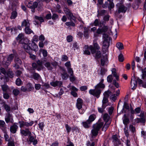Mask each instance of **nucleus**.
<instances>
[{"label":"nucleus","mask_w":146,"mask_h":146,"mask_svg":"<svg viewBox=\"0 0 146 146\" xmlns=\"http://www.w3.org/2000/svg\"><path fill=\"white\" fill-rule=\"evenodd\" d=\"M103 125V123L102 122L97 123L93 125V129L91 131V135L92 137L90 139L91 141L94 140V138L98 135L99 130L102 127Z\"/></svg>","instance_id":"1"},{"label":"nucleus","mask_w":146,"mask_h":146,"mask_svg":"<svg viewBox=\"0 0 146 146\" xmlns=\"http://www.w3.org/2000/svg\"><path fill=\"white\" fill-rule=\"evenodd\" d=\"M103 43L102 50L103 52L106 53L108 51V48L110 46L111 38L108 35L104 34L103 35Z\"/></svg>","instance_id":"2"},{"label":"nucleus","mask_w":146,"mask_h":146,"mask_svg":"<svg viewBox=\"0 0 146 146\" xmlns=\"http://www.w3.org/2000/svg\"><path fill=\"white\" fill-rule=\"evenodd\" d=\"M20 44L23 45L25 50L27 53H29L31 51V43H30L27 39L25 40V41L23 42L22 40L20 42Z\"/></svg>","instance_id":"3"},{"label":"nucleus","mask_w":146,"mask_h":146,"mask_svg":"<svg viewBox=\"0 0 146 146\" xmlns=\"http://www.w3.org/2000/svg\"><path fill=\"white\" fill-rule=\"evenodd\" d=\"M25 3L26 6L31 9L32 12L33 13L35 12V8L37 7L38 5L37 2H35L33 3L32 1H26Z\"/></svg>","instance_id":"4"},{"label":"nucleus","mask_w":146,"mask_h":146,"mask_svg":"<svg viewBox=\"0 0 146 146\" xmlns=\"http://www.w3.org/2000/svg\"><path fill=\"white\" fill-rule=\"evenodd\" d=\"M93 45H91L89 46V49L92 54L95 53L96 50H98L100 49V47L96 39L93 40Z\"/></svg>","instance_id":"5"},{"label":"nucleus","mask_w":146,"mask_h":146,"mask_svg":"<svg viewBox=\"0 0 146 146\" xmlns=\"http://www.w3.org/2000/svg\"><path fill=\"white\" fill-rule=\"evenodd\" d=\"M64 11L65 14L68 16V19L70 21H72V20H73L74 22L76 21L75 17L68 9L66 7H64Z\"/></svg>","instance_id":"6"},{"label":"nucleus","mask_w":146,"mask_h":146,"mask_svg":"<svg viewBox=\"0 0 146 146\" xmlns=\"http://www.w3.org/2000/svg\"><path fill=\"white\" fill-rule=\"evenodd\" d=\"M16 54H11L8 55L7 58H4L3 61V64L7 66L9 65L13 59Z\"/></svg>","instance_id":"7"},{"label":"nucleus","mask_w":146,"mask_h":146,"mask_svg":"<svg viewBox=\"0 0 146 146\" xmlns=\"http://www.w3.org/2000/svg\"><path fill=\"white\" fill-rule=\"evenodd\" d=\"M121 0V3H118L116 5V6H117L118 7V12L119 13H124L126 12L127 9V8L122 4V3H123V0Z\"/></svg>","instance_id":"8"},{"label":"nucleus","mask_w":146,"mask_h":146,"mask_svg":"<svg viewBox=\"0 0 146 146\" xmlns=\"http://www.w3.org/2000/svg\"><path fill=\"white\" fill-rule=\"evenodd\" d=\"M101 92V90L100 89H91L89 91V93L91 94L96 96L97 98H99Z\"/></svg>","instance_id":"9"},{"label":"nucleus","mask_w":146,"mask_h":146,"mask_svg":"<svg viewBox=\"0 0 146 146\" xmlns=\"http://www.w3.org/2000/svg\"><path fill=\"white\" fill-rule=\"evenodd\" d=\"M20 133L23 135L26 136L28 135L29 136L31 135V133L29 131L28 128L21 129L20 130Z\"/></svg>","instance_id":"10"},{"label":"nucleus","mask_w":146,"mask_h":146,"mask_svg":"<svg viewBox=\"0 0 146 146\" xmlns=\"http://www.w3.org/2000/svg\"><path fill=\"white\" fill-rule=\"evenodd\" d=\"M112 138L115 145L117 146L121 144V141L117 138V135H113Z\"/></svg>","instance_id":"11"},{"label":"nucleus","mask_w":146,"mask_h":146,"mask_svg":"<svg viewBox=\"0 0 146 146\" xmlns=\"http://www.w3.org/2000/svg\"><path fill=\"white\" fill-rule=\"evenodd\" d=\"M83 103V100L80 98H78L77 100L76 106L78 110H80L82 108Z\"/></svg>","instance_id":"12"},{"label":"nucleus","mask_w":146,"mask_h":146,"mask_svg":"<svg viewBox=\"0 0 146 146\" xmlns=\"http://www.w3.org/2000/svg\"><path fill=\"white\" fill-rule=\"evenodd\" d=\"M5 119V121L7 123L9 122L13 123V121L12 115L8 112L7 114Z\"/></svg>","instance_id":"13"},{"label":"nucleus","mask_w":146,"mask_h":146,"mask_svg":"<svg viewBox=\"0 0 146 146\" xmlns=\"http://www.w3.org/2000/svg\"><path fill=\"white\" fill-rule=\"evenodd\" d=\"M17 123H15L10 127V131L13 133H15L18 128Z\"/></svg>","instance_id":"14"},{"label":"nucleus","mask_w":146,"mask_h":146,"mask_svg":"<svg viewBox=\"0 0 146 146\" xmlns=\"http://www.w3.org/2000/svg\"><path fill=\"white\" fill-rule=\"evenodd\" d=\"M104 81V80L103 79H101L100 82L95 86V88L104 89L105 87V85L103 84Z\"/></svg>","instance_id":"15"},{"label":"nucleus","mask_w":146,"mask_h":146,"mask_svg":"<svg viewBox=\"0 0 146 146\" xmlns=\"http://www.w3.org/2000/svg\"><path fill=\"white\" fill-rule=\"evenodd\" d=\"M61 69L62 70V72L61 73L62 78L63 80H66L68 78V75L64 68H61Z\"/></svg>","instance_id":"16"},{"label":"nucleus","mask_w":146,"mask_h":146,"mask_svg":"<svg viewBox=\"0 0 146 146\" xmlns=\"http://www.w3.org/2000/svg\"><path fill=\"white\" fill-rule=\"evenodd\" d=\"M137 78H135L133 80L131 79V88L134 90H135L137 86Z\"/></svg>","instance_id":"17"},{"label":"nucleus","mask_w":146,"mask_h":146,"mask_svg":"<svg viewBox=\"0 0 146 146\" xmlns=\"http://www.w3.org/2000/svg\"><path fill=\"white\" fill-rule=\"evenodd\" d=\"M29 21L28 19H24L21 23V27H30Z\"/></svg>","instance_id":"18"},{"label":"nucleus","mask_w":146,"mask_h":146,"mask_svg":"<svg viewBox=\"0 0 146 146\" xmlns=\"http://www.w3.org/2000/svg\"><path fill=\"white\" fill-rule=\"evenodd\" d=\"M50 84L53 87H56L57 86L59 87H61L62 85V83L61 81H56L50 82Z\"/></svg>","instance_id":"19"},{"label":"nucleus","mask_w":146,"mask_h":146,"mask_svg":"<svg viewBox=\"0 0 146 146\" xmlns=\"http://www.w3.org/2000/svg\"><path fill=\"white\" fill-rule=\"evenodd\" d=\"M84 54L90 55V52L89 51V46L88 45H85L83 48Z\"/></svg>","instance_id":"20"},{"label":"nucleus","mask_w":146,"mask_h":146,"mask_svg":"<svg viewBox=\"0 0 146 146\" xmlns=\"http://www.w3.org/2000/svg\"><path fill=\"white\" fill-rule=\"evenodd\" d=\"M108 59L107 56H103L101 57V64L102 66H104L108 62Z\"/></svg>","instance_id":"21"},{"label":"nucleus","mask_w":146,"mask_h":146,"mask_svg":"<svg viewBox=\"0 0 146 146\" xmlns=\"http://www.w3.org/2000/svg\"><path fill=\"white\" fill-rule=\"evenodd\" d=\"M137 81L138 84L140 86H141L144 88H146V83L143 82V81L139 78H137Z\"/></svg>","instance_id":"22"},{"label":"nucleus","mask_w":146,"mask_h":146,"mask_svg":"<svg viewBox=\"0 0 146 146\" xmlns=\"http://www.w3.org/2000/svg\"><path fill=\"white\" fill-rule=\"evenodd\" d=\"M108 98L104 97L102 101V107L104 108H105L107 106L110 105L108 103Z\"/></svg>","instance_id":"23"},{"label":"nucleus","mask_w":146,"mask_h":146,"mask_svg":"<svg viewBox=\"0 0 146 146\" xmlns=\"http://www.w3.org/2000/svg\"><path fill=\"white\" fill-rule=\"evenodd\" d=\"M94 23L95 26H99L100 27H102L104 25V23L101 22L100 19H96L95 20Z\"/></svg>","instance_id":"24"},{"label":"nucleus","mask_w":146,"mask_h":146,"mask_svg":"<svg viewBox=\"0 0 146 146\" xmlns=\"http://www.w3.org/2000/svg\"><path fill=\"white\" fill-rule=\"evenodd\" d=\"M29 141L33 143L34 145H35L37 143V141L36 137H34L31 135L29 136Z\"/></svg>","instance_id":"25"},{"label":"nucleus","mask_w":146,"mask_h":146,"mask_svg":"<svg viewBox=\"0 0 146 146\" xmlns=\"http://www.w3.org/2000/svg\"><path fill=\"white\" fill-rule=\"evenodd\" d=\"M84 35L85 37L87 39L89 36V29L86 27H84Z\"/></svg>","instance_id":"26"},{"label":"nucleus","mask_w":146,"mask_h":146,"mask_svg":"<svg viewBox=\"0 0 146 146\" xmlns=\"http://www.w3.org/2000/svg\"><path fill=\"white\" fill-rule=\"evenodd\" d=\"M31 50H33L35 51H37L38 49V47L37 44L35 42H32L31 43Z\"/></svg>","instance_id":"27"},{"label":"nucleus","mask_w":146,"mask_h":146,"mask_svg":"<svg viewBox=\"0 0 146 146\" xmlns=\"http://www.w3.org/2000/svg\"><path fill=\"white\" fill-rule=\"evenodd\" d=\"M134 121L135 123H145L146 121L145 118H137L135 119Z\"/></svg>","instance_id":"28"},{"label":"nucleus","mask_w":146,"mask_h":146,"mask_svg":"<svg viewBox=\"0 0 146 146\" xmlns=\"http://www.w3.org/2000/svg\"><path fill=\"white\" fill-rule=\"evenodd\" d=\"M37 65L38 66V70L40 71L43 69V66L42 65V61L38 60L36 62Z\"/></svg>","instance_id":"29"},{"label":"nucleus","mask_w":146,"mask_h":146,"mask_svg":"<svg viewBox=\"0 0 146 146\" xmlns=\"http://www.w3.org/2000/svg\"><path fill=\"white\" fill-rule=\"evenodd\" d=\"M44 66L48 70H52L53 69V68L52 66L51 63L49 62H46Z\"/></svg>","instance_id":"30"},{"label":"nucleus","mask_w":146,"mask_h":146,"mask_svg":"<svg viewBox=\"0 0 146 146\" xmlns=\"http://www.w3.org/2000/svg\"><path fill=\"white\" fill-rule=\"evenodd\" d=\"M26 38H24L23 35L22 33L19 34L17 37L16 38V39L17 40H20L19 43H20V41L23 40V42L25 41V40Z\"/></svg>","instance_id":"31"},{"label":"nucleus","mask_w":146,"mask_h":146,"mask_svg":"<svg viewBox=\"0 0 146 146\" xmlns=\"http://www.w3.org/2000/svg\"><path fill=\"white\" fill-rule=\"evenodd\" d=\"M15 63L21 65L22 63L21 60L17 56V55H15Z\"/></svg>","instance_id":"32"},{"label":"nucleus","mask_w":146,"mask_h":146,"mask_svg":"<svg viewBox=\"0 0 146 146\" xmlns=\"http://www.w3.org/2000/svg\"><path fill=\"white\" fill-rule=\"evenodd\" d=\"M72 21H70V22H67L65 23V25L68 27H74L75 26V22H74H74H73L72 21Z\"/></svg>","instance_id":"33"},{"label":"nucleus","mask_w":146,"mask_h":146,"mask_svg":"<svg viewBox=\"0 0 146 146\" xmlns=\"http://www.w3.org/2000/svg\"><path fill=\"white\" fill-rule=\"evenodd\" d=\"M29 27H25L24 29L25 32V33L27 34H30L32 33H33V31Z\"/></svg>","instance_id":"34"},{"label":"nucleus","mask_w":146,"mask_h":146,"mask_svg":"<svg viewBox=\"0 0 146 146\" xmlns=\"http://www.w3.org/2000/svg\"><path fill=\"white\" fill-rule=\"evenodd\" d=\"M96 118V116L94 114L91 115L89 116V119L88 120V121L89 122L91 123Z\"/></svg>","instance_id":"35"},{"label":"nucleus","mask_w":146,"mask_h":146,"mask_svg":"<svg viewBox=\"0 0 146 146\" xmlns=\"http://www.w3.org/2000/svg\"><path fill=\"white\" fill-rule=\"evenodd\" d=\"M82 124L85 128H88L90 127L91 123L89 122H88L87 120L86 121L83 122Z\"/></svg>","instance_id":"36"},{"label":"nucleus","mask_w":146,"mask_h":146,"mask_svg":"<svg viewBox=\"0 0 146 146\" xmlns=\"http://www.w3.org/2000/svg\"><path fill=\"white\" fill-rule=\"evenodd\" d=\"M95 55L94 56L95 57V58L97 59H99L100 57H102V54L101 52L100 51H96Z\"/></svg>","instance_id":"37"},{"label":"nucleus","mask_w":146,"mask_h":146,"mask_svg":"<svg viewBox=\"0 0 146 146\" xmlns=\"http://www.w3.org/2000/svg\"><path fill=\"white\" fill-rule=\"evenodd\" d=\"M142 78L144 80H146V68L141 70Z\"/></svg>","instance_id":"38"},{"label":"nucleus","mask_w":146,"mask_h":146,"mask_svg":"<svg viewBox=\"0 0 146 146\" xmlns=\"http://www.w3.org/2000/svg\"><path fill=\"white\" fill-rule=\"evenodd\" d=\"M26 87L27 89V91L29 92L31 91L33 89H34V87L32 86V84L29 83L27 84Z\"/></svg>","instance_id":"39"},{"label":"nucleus","mask_w":146,"mask_h":146,"mask_svg":"<svg viewBox=\"0 0 146 146\" xmlns=\"http://www.w3.org/2000/svg\"><path fill=\"white\" fill-rule=\"evenodd\" d=\"M103 119L105 121H111L110 120V117L108 114L106 113L103 116Z\"/></svg>","instance_id":"40"},{"label":"nucleus","mask_w":146,"mask_h":146,"mask_svg":"<svg viewBox=\"0 0 146 146\" xmlns=\"http://www.w3.org/2000/svg\"><path fill=\"white\" fill-rule=\"evenodd\" d=\"M116 46L119 50H122L124 48L123 44L120 42H119L117 43Z\"/></svg>","instance_id":"41"},{"label":"nucleus","mask_w":146,"mask_h":146,"mask_svg":"<svg viewBox=\"0 0 146 146\" xmlns=\"http://www.w3.org/2000/svg\"><path fill=\"white\" fill-rule=\"evenodd\" d=\"M17 12L15 11H13L11 13V19H15L17 17Z\"/></svg>","instance_id":"42"},{"label":"nucleus","mask_w":146,"mask_h":146,"mask_svg":"<svg viewBox=\"0 0 146 146\" xmlns=\"http://www.w3.org/2000/svg\"><path fill=\"white\" fill-rule=\"evenodd\" d=\"M4 132V136L5 139V140L6 141H10L9 139V135L7 134V133L5 130L3 131Z\"/></svg>","instance_id":"43"},{"label":"nucleus","mask_w":146,"mask_h":146,"mask_svg":"<svg viewBox=\"0 0 146 146\" xmlns=\"http://www.w3.org/2000/svg\"><path fill=\"white\" fill-rule=\"evenodd\" d=\"M3 91V92H6L9 89V87L6 84H4L1 85Z\"/></svg>","instance_id":"44"},{"label":"nucleus","mask_w":146,"mask_h":146,"mask_svg":"<svg viewBox=\"0 0 146 146\" xmlns=\"http://www.w3.org/2000/svg\"><path fill=\"white\" fill-rule=\"evenodd\" d=\"M0 127L2 128V129H5V123L4 121L0 120Z\"/></svg>","instance_id":"45"},{"label":"nucleus","mask_w":146,"mask_h":146,"mask_svg":"<svg viewBox=\"0 0 146 146\" xmlns=\"http://www.w3.org/2000/svg\"><path fill=\"white\" fill-rule=\"evenodd\" d=\"M67 87L68 88H70V90H72V91L76 92L78 90V89L77 88L74 86H71L69 85Z\"/></svg>","instance_id":"46"},{"label":"nucleus","mask_w":146,"mask_h":146,"mask_svg":"<svg viewBox=\"0 0 146 146\" xmlns=\"http://www.w3.org/2000/svg\"><path fill=\"white\" fill-rule=\"evenodd\" d=\"M40 75L38 73H35L33 74V78L35 80H38L40 77Z\"/></svg>","instance_id":"47"},{"label":"nucleus","mask_w":146,"mask_h":146,"mask_svg":"<svg viewBox=\"0 0 146 146\" xmlns=\"http://www.w3.org/2000/svg\"><path fill=\"white\" fill-rule=\"evenodd\" d=\"M19 123L20 124V127L21 128L24 126H26V122L24 121H19Z\"/></svg>","instance_id":"48"},{"label":"nucleus","mask_w":146,"mask_h":146,"mask_svg":"<svg viewBox=\"0 0 146 146\" xmlns=\"http://www.w3.org/2000/svg\"><path fill=\"white\" fill-rule=\"evenodd\" d=\"M13 93L15 96H17L19 94L20 91L18 89H15L13 90Z\"/></svg>","instance_id":"49"},{"label":"nucleus","mask_w":146,"mask_h":146,"mask_svg":"<svg viewBox=\"0 0 146 146\" xmlns=\"http://www.w3.org/2000/svg\"><path fill=\"white\" fill-rule=\"evenodd\" d=\"M98 15H100L101 16H103L104 15V14L107 13V11L105 10H102L100 11L99 12V11L98 10Z\"/></svg>","instance_id":"50"},{"label":"nucleus","mask_w":146,"mask_h":146,"mask_svg":"<svg viewBox=\"0 0 146 146\" xmlns=\"http://www.w3.org/2000/svg\"><path fill=\"white\" fill-rule=\"evenodd\" d=\"M15 83L17 85L20 86L22 84V82L20 78H18L16 79Z\"/></svg>","instance_id":"51"},{"label":"nucleus","mask_w":146,"mask_h":146,"mask_svg":"<svg viewBox=\"0 0 146 146\" xmlns=\"http://www.w3.org/2000/svg\"><path fill=\"white\" fill-rule=\"evenodd\" d=\"M35 18L37 20H39L41 23L43 22L44 21V19L43 18L41 17H38V16H35Z\"/></svg>","instance_id":"52"},{"label":"nucleus","mask_w":146,"mask_h":146,"mask_svg":"<svg viewBox=\"0 0 146 146\" xmlns=\"http://www.w3.org/2000/svg\"><path fill=\"white\" fill-rule=\"evenodd\" d=\"M106 122V123L104 125V126L103 127V129L105 128L106 129H107L108 127L111 123V121H107V122Z\"/></svg>","instance_id":"53"},{"label":"nucleus","mask_w":146,"mask_h":146,"mask_svg":"<svg viewBox=\"0 0 146 146\" xmlns=\"http://www.w3.org/2000/svg\"><path fill=\"white\" fill-rule=\"evenodd\" d=\"M7 76L11 78H12L13 77V73L12 71H9L6 73Z\"/></svg>","instance_id":"54"},{"label":"nucleus","mask_w":146,"mask_h":146,"mask_svg":"<svg viewBox=\"0 0 146 146\" xmlns=\"http://www.w3.org/2000/svg\"><path fill=\"white\" fill-rule=\"evenodd\" d=\"M111 92L110 91H108L105 92L104 94V97L108 98L109 96V94H110Z\"/></svg>","instance_id":"55"},{"label":"nucleus","mask_w":146,"mask_h":146,"mask_svg":"<svg viewBox=\"0 0 146 146\" xmlns=\"http://www.w3.org/2000/svg\"><path fill=\"white\" fill-rule=\"evenodd\" d=\"M110 3L109 5L108 8L111 10V9L113 8L114 7V5L113 2V1L111 2H110Z\"/></svg>","instance_id":"56"},{"label":"nucleus","mask_w":146,"mask_h":146,"mask_svg":"<svg viewBox=\"0 0 146 146\" xmlns=\"http://www.w3.org/2000/svg\"><path fill=\"white\" fill-rule=\"evenodd\" d=\"M113 80L112 76L111 75L108 76L107 78V81L108 82L111 83Z\"/></svg>","instance_id":"57"},{"label":"nucleus","mask_w":146,"mask_h":146,"mask_svg":"<svg viewBox=\"0 0 146 146\" xmlns=\"http://www.w3.org/2000/svg\"><path fill=\"white\" fill-rule=\"evenodd\" d=\"M8 146H15L14 144V141L13 140H10L8 141Z\"/></svg>","instance_id":"58"},{"label":"nucleus","mask_w":146,"mask_h":146,"mask_svg":"<svg viewBox=\"0 0 146 146\" xmlns=\"http://www.w3.org/2000/svg\"><path fill=\"white\" fill-rule=\"evenodd\" d=\"M107 71V70L105 68H101L100 70V74L101 75H104L106 72Z\"/></svg>","instance_id":"59"},{"label":"nucleus","mask_w":146,"mask_h":146,"mask_svg":"<svg viewBox=\"0 0 146 146\" xmlns=\"http://www.w3.org/2000/svg\"><path fill=\"white\" fill-rule=\"evenodd\" d=\"M68 58L66 55H63L62 56L61 58V60L62 61H66L68 60Z\"/></svg>","instance_id":"60"},{"label":"nucleus","mask_w":146,"mask_h":146,"mask_svg":"<svg viewBox=\"0 0 146 146\" xmlns=\"http://www.w3.org/2000/svg\"><path fill=\"white\" fill-rule=\"evenodd\" d=\"M65 127L67 133H69L71 130V128L67 124L65 125Z\"/></svg>","instance_id":"61"},{"label":"nucleus","mask_w":146,"mask_h":146,"mask_svg":"<svg viewBox=\"0 0 146 146\" xmlns=\"http://www.w3.org/2000/svg\"><path fill=\"white\" fill-rule=\"evenodd\" d=\"M129 120L126 117L123 120V122L125 125H127L129 123Z\"/></svg>","instance_id":"62"},{"label":"nucleus","mask_w":146,"mask_h":146,"mask_svg":"<svg viewBox=\"0 0 146 146\" xmlns=\"http://www.w3.org/2000/svg\"><path fill=\"white\" fill-rule=\"evenodd\" d=\"M118 59L120 62H122L123 60V56L122 54H120L118 56Z\"/></svg>","instance_id":"63"},{"label":"nucleus","mask_w":146,"mask_h":146,"mask_svg":"<svg viewBox=\"0 0 146 146\" xmlns=\"http://www.w3.org/2000/svg\"><path fill=\"white\" fill-rule=\"evenodd\" d=\"M52 20H55L58 18V16L56 14H53L52 17Z\"/></svg>","instance_id":"64"}]
</instances>
